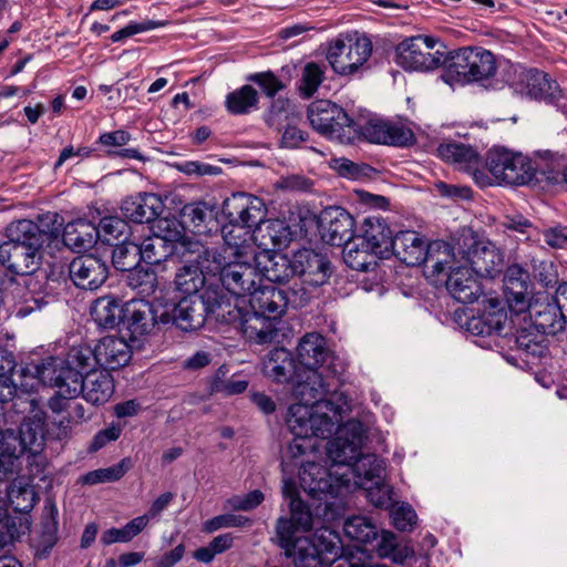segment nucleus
<instances>
[{"mask_svg": "<svg viewBox=\"0 0 567 567\" xmlns=\"http://www.w3.org/2000/svg\"><path fill=\"white\" fill-rule=\"evenodd\" d=\"M7 240L0 244V264L10 272L28 276L41 265V249L50 239L49 230H43L32 220L20 219L6 229Z\"/></svg>", "mask_w": 567, "mask_h": 567, "instance_id": "obj_1", "label": "nucleus"}, {"mask_svg": "<svg viewBox=\"0 0 567 567\" xmlns=\"http://www.w3.org/2000/svg\"><path fill=\"white\" fill-rule=\"evenodd\" d=\"M313 528V516L309 506L300 498L290 502V517L280 516L275 525L272 542L284 550L287 558L292 559L293 565L303 567L307 559L309 565L318 564L312 554L308 558H301V551L316 553L308 536H297V532H310Z\"/></svg>", "mask_w": 567, "mask_h": 567, "instance_id": "obj_2", "label": "nucleus"}, {"mask_svg": "<svg viewBox=\"0 0 567 567\" xmlns=\"http://www.w3.org/2000/svg\"><path fill=\"white\" fill-rule=\"evenodd\" d=\"M371 54V40L357 31L340 33L327 49V60L340 76H354L368 70Z\"/></svg>", "mask_w": 567, "mask_h": 567, "instance_id": "obj_3", "label": "nucleus"}, {"mask_svg": "<svg viewBox=\"0 0 567 567\" xmlns=\"http://www.w3.org/2000/svg\"><path fill=\"white\" fill-rule=\"evenodd\" d=\"M248 259H227L218 249L212 248L203 265L212 277H218L228 292L236 297H246L257 282H261L256 266L250 265Z\"/></svg>", "mask_w": 567, "mask_h": 567, "instance_id": "obj_4", "label": "nucleus"}, {"mask_svg": "<svg viewBox=\"0 0 567 567\" xmlns=\"http://www.w3.org/2000/svg\"><path fill=\"white\" fill-rule=\"evenodd\" d=\"M485 167L498 185L523 186L536 179L537 168L528 156L502 146L486 153Z\"/></svg>", "mask_w": 567, "mask_h": 567, "instance_id": "obj_5", "label": "nucleus"}, {"mask_svg": "<svg viewBox=\"0 0 567 567\" xmlns=\"http://www.w3.org/2000/svg\"><path fill=\"white\" fill-rule=\"evenodd\" d=\"M307 115L312 128L330 140L349 143L359 133L358 124L341 106L329 100L313 101Z\"/></svg>", "mask_w": 567, "mask_h": 567, "instance_id": "obj_6", "label": "nucleus"}, {"mask_svg": "<svg viewBox=\"0 0 567 567\" xmlns=\"http://www.w3.org/2000/svg\"><path fill=\"white\" fill-rule=\"evenodd\" d=\"M439 40L430 35L404 39L396 47V63L404 70L427 72L442 65L444 52L434 50Z\"/></svg>", "mask_w": 567, "mask_h": 567, "instance_id": "obj_7", "label": "nucleus"}, {"mask_svg": "<svg viewBox=\"0 0 567 567\" xmlns=\"http://www.w3.org/2000/svg\"><path fill=\"white\" fill-rule=\"evenodd\" d=\"M327 410L307 404L289 406L287 424L295 436L327 439L337 432L340 420Z\"/></svg>", "mask_w": 567, "mask_h": 567, "instance_id": "obj_8", "label": "nucleus"}, {"mask_svg": "<svg viewBox=\"0 0 567 567\" xmlns=\"http://www.w3.org/2000/svg\"><path fill=\"white\" fill-rule=\"evenodd\" d=\"M460 262L463 261L477 276L494 277L501 271L503 254L491 241L480 240L475 236H463L457 243Z\"/></svg>", "mask_w": 567, "mask_h": 567, "instance_id": "obj_9", "label": "nucleus"}, {"mask_svg": "<svg viewBox=\"0 0 567 567\" xmlns=\"http://www.w3.org/2000/svg\"><path fill=\"white\" fill-rule=\"evenodd\" d=\"M464 82H477L493 76L496 72L494 54L483 48H462L452 56L449 65Z\"/></svg>", "mask_w": 567, "mask_h": 567, "instance_id": "obj_10", "label": "nucleus"}, {"mask_svg": "<svg viewBox=\"0 0 567 567\" xmlns=\"http://www.w3.org/2000/svg\"><path fill=\"white\" fill-rule=\"evenodd\" d=\"M66 367L64 360L48 357L41 361L27 362L17 371L19 385L23 393L33 396L40 385L56 386L61 382Z\"/></svg>", "mask_w": 567, "mask_h": 567, "instance_id": "obj_11", "label": "nucleus"}, {"mask_svg": "<svg viewBox=\"0 0 567 567\" xmlns=\"http://www.w3.org/2000/svg\"><path fill=\"white\" fill-rule=\"evenodd\" d=\"M346 473L333 477L331 472L315 462L302 464L299 471L300 486L312 498L323 499L326 496L336 497L341 489L348 487L350 481Z\"/></svg>", "mask_w": 567, "mask_h": 567, "instance_id": "obj_12", "label": "nucleus"}, {"mask_svg": "<svg viewBox=\"0 0 567 567\" xmlns=\"http://www.w3.org/2000/svg\"><path fill=\"white\" fill-rule=\"evenodd\" d=\"M16 410L19 413L28 414L19 429V440L22 450L37 454L43 445L45 413L40 408L38 399L30 395L25 399L18 398Z\"/></svg>", "mask_w": 567, "mask_h": 567, "instance_id": "obj_13", "label": "nucleus"}, {"mask_svg": "<svg viewBox=\"0 0 567 567\" xmlns=\"http://www.w3.org/2000/svg\"><path fill=\"white\" fill-rule=\"evenodd\" d=\"M223 213L229 223H236L249 230L257 228L266 218L264 200L247 193H234L223 203Z\"/></svg>", "mask_w": 567, "mask_h": 567, "instance_id": "obj_14", "label": "nucleus"}, {"mask_svg": "<svg viewBox=\"0 0 567 567\" xmlns=\"http://www.w3.org/2000/svg\"><path fill=\"white\" fill-rule=\"evenodd\" d=\"M208 317L205 295L195 298H184L172 309H162L163 324L174 323L183 331H194L202 328Z\"/></svg>", "mask_w": 567, "mask_h": 567, "instance_id": "obj_15", "label": "nucleus"}, {"mask_svg": "<svg viewBox=\"0 0 567 567\" xmlns=\"http://www.w3.org/2000/svg\"><path fill=\"white\" fill-rule=\"evenodd\" d=\"M354 219L341 207H328L319 216L318 227L324 243L341 247L354 236Z\"/></svg>", "mask_w": 567, "mask_h": 567, "instance_id": "obj_16", "label": "nucleus"}, {"mask_svg": "<svg viewBox=\"0 0 567 567\" xmlns=\"http://www.w3.org/2000/svg\"><path fill=\"white\" fill-rule=\"evenodd\" d=\"M527 310L535 329L543 334L555 336L566 324L565 312L548 293H537L528 302Z\"/></svg>", "mask_w": 567, "mask_h": 567, "instance_id": "obj_17", "label": "nucleus"}, {"mask_svg": "<svg viewBox=\"0 0 567 567\" xmlns=\"http://www.w3.org/2000/svg\"><path fill=\"white\" fill-rule=\"evenodd\" d=\"M295 276L316 288L324 285L331 276V264L326 255L303 248L293 254Z\"/></svg>", "mask_w": 567, "mask_h": 567, "instance_id": "obj_18", "label": "nucleus"}, {"mask_svg": "<svg viewBox=\"0 0 567 567\" xmlns=\"http://www.w3.org/2000/svg\"><path fill=\"white\" fill-rule=\"evenodd\" d=\"M69 274L76 287L85 290H95L107 279L109 269L102 259L93 255H85L76 257L71 261Z\"/></svg>", "mask_w": 567, "mask_h": 567, "instance_id": "obj_19", "label": "nucleus"}, {"mask_svg": "<svg viewBox=\"0 0 567 567\" xmlns=\"http://www.w3.org/2000/svg\"><path fill=\"white\" fill-rule=\"evenodd\" d=\"M163 306H154L145 300H132L125 307L124 322L132 336L143 337L153 331L161 321Z\"/></svg>", "mask_w": 567, "mask_h": 567, "instance_id": "obj_20", "label": "nucleus"}, {"mask_svg": "<svg viewBox=\"0 0 567 567\" xmlns=\"http://www.w3.org/2000/svg\"><path fill=\"white\" fill-rule=\"evenodd\" d=\"M249 296L251 311L265 315L278 320L288 307V293L272 285L262 286L257 282Z\"/></svg>", "mask_w": 567, "mask_h": 567, "instance_id": "obj_21", "label": "nucleus"}, {"mask_svg": "<svg viewBox=\"0 0 567 567\" xmlns=\"http://www.w3.org/2000/svg\"><path fill=\"white\" fill-rule=\"evenodd\" d=\"M450 295L461 303H473L483 293L477 275L467 266H450L445 281Z\"/></svg>", "mask_w": 567, "mask_h": 567, "instance_id": "obj_22", "label": "nucleus"}, {"mask_svg": "<svg viewBox=\"0 0 567 567\" xmlns=\"http://www.w3.org/2000/svg\"><path fill=\"white\" fill-rule=\"evenodd\" d=\"M362 134L372 143L393 146H409L414 143L413 131L402 123L388 121H370L363 127Z\"/></svg>", "mask_w": 567, "mask_h": 567, "instance_id": "obj_23", "label": "nucleus"}, {"mask_svg": "<svg viewBox=\"0 0 567 567\" xmlns=\"http://www.w3.org/2000/svg\"><path fill=\"white\" fill-rule=\"evenodd\" d=\"M429 246L414 230H402L394 235L391 254L406 266H419L426 259Z\"/></svg>", "mask_w": 567, "mask_h": 567, "instance_id": "obj_24", "label": "nucleus"}, {"mask_svg": "<svg viewBox=\"0 0 567 567\" xmlns=\"http://www.w3.org/2000/svg\"><path fill=\"white\" fill-rule=\"evenodd\" d=\"M162 199L153 193H140L126 197L121 205L123 216L136 224L155 220L163 212Z\"/></svg>", "mask_w": 567, "mask_h": 567, "instance_id": "obj_25", "label": "nucleus"}, {"mask_svg": "<svg viewBox=\"0 0 567 567\" xmlns=\"http://www.w3.org/2000/svg\"><path fill=\"white\" fill-rule=\"evenodd\" d=\"M297 355L300 364L308 370H318L333 358L327 339L318 332L306 333L300 339Z\"/></svg>", "mask_w": 567, "mask_h": 567, "instance_id": "obj_26", "label": "nucleus"}, {"mask_svg": "<svg viewBox=\"0 0 567 567\" xmlns=\"http://www.w3.org/2000/svg\"><path fill=\"white\" fill-rule=\"evenodd\" d=\"M259 275L270 282L284 284L295 276L293 256L277 251H261L252 257Z\"/></svg>", "mask_w": 567, "mask_h": 567, "instance_id": "obj_27", "label": "nucleus"}, {"mask_svg": "<svg viewBox=\"0 0 567 567\" xmlns=\"http://www.w3.org/2000/svg\"><path fill=\"white\" fill-rule=\"evenodd\" d=\"M277 320L255 311L244 312L237 328L250 342L271 343L278 337Z\"/></svg>", "mask_w": 567, "mask_h": 567, "instance_id": "obj_28", "label": "nucleus"}, {"mask_svg": "<svg viewBox=\"0 0 567 567\" xmlns=\"http://www.w3.org/2000/svg\"><path fill=\"white\" fill-rule=\"evenodd\" d=\"M297 378L298 380L293 385V395L299 400L297 404L318 408V404L329 393V383L318 370L305 369L302 373L297 374Z\"/></svg>", "mask_w": 567, "mask_h": 567, "instance_id": "obj_29", "label": "nucleus"}, {"mask_svg": "<svg viewBox=\"0 0 567 567\" xmlns=\"http://www.w3.org/2000/svg\"><path fill=\"white\" fill-rule=\"evenodd\" d=\"M361 234L358 236L365 243L370 250H374L379 258H386L391 255V245L393 237L386 221L380 216H369L364 218L361 227Z\"/></svg>", "mask_w": 567, "mask_h": 567, "instance_id": "obj_30", "label": "nucleus"}, {"mask_svg": "<svg viewBox=\"0 0 567 567\" xmlns=\"http://www.w3.org/2000/svg\"><path fill=\"white\" fill-rule=\"evenodd\" d=\"M97 365L103 370H116L126 365L132 357L130 344L123 339L107 336L96 344Z\"/></svg>", "mask_w": 567, "mask_h": 567, "instance_id": "obj_31", "label": "nucleus"}, {"mask_svg": "<svg viewBox=\"0 0 567 567\" xmlns=\"http://www.w3.org/2000/svg\"><path fill=\"white\" fill-rule=\"evenodd\" d=\"M223 238L224 248L219 252L226 256L227 259L252 258L255 256L251 230L236 223H229L223 228Z\"/></svg>", "mask_w": 567, "mask_h": 567, "instance_id": "obj_32", "label": "nucleus"}, {"mask_svg": "<svg viewBox=\"0 0 567 567\" xmlns=\"http://www.w3.org/2000/svg\"><path fill=\"white\" fill-rule=\"evenodd\" d=\"M291 230L280 219L265 220L252 230V238L262 251H274L288 246L291 240Z\"/></svg>", "mask_w": 567, "mask_h": 567, "instance_id": "obj_33", "label": "nucleus"}, {"mask_svg": "<svg viewBox=\"0 0 567 567\" xmlns=\"http://www.w3.org/2000/svg\"><path fill=\"white\" fill-rule=\"evenodd\" d=\"M208 250V248H205L198 252L195 264H186L177 270L174 284L178 291L189 296L195 295L204 287L207 276L212 277L203 265Z\"/></svg>", "mask_w": 567, "mask_h": 567, "instance_id": "obj_34", "label": "nucleus"}, {"mask_svg": "<svg viewBox=\"0 0 567 567\" xmlns=\"http://www.w3.org/2000/svg\"><path fill=\"white\" fill-rule=\"evenodd\" d=\"M436 154L441 159L463 172L482 164V157L477 150L461 142L442 143L436 148Z\"/></svg>", "mask_w": 567, "mask_h": 567, "instance_id": "obj_35", "label": "nucleus"}, {"mask_svg": "<svg viewBox=\"0 0 567 567\" xmlns=\"http://www.w3.org/2000/svg\"><path fill=\"white\" fill-rule=\"evenodd\" d=\"M97 237H100L97 227L82 218L68 223L63 230V243L75 252L91 249Z\"/></svg>", "mask_w": 567, "mask_h": 567, "instance_id": "obj_36", "label": "nucleus"}, {"mask_svg": "<svg viewBox=\"0 0 567 567\" xmlns=\"http://www.w3.org/2000/svg\"><path fill=\"white\" fill-rule=\"evenodd\" d=\"M504 293L511 306L522 310L526 303L529 288V274L522 266L514 264L507 267L503 279Z\"/></svg>", "mask_w": 567, "mask_h": 567, "instance_id": "obj_37", "label": "nucleus"}, {"mask_svg": "<svg viewBox=\"0 0 567 567\" xmlns=\"http://www.w3.org/2000/svg\"><path fill=\"white\" fill-rule=\"evenodd\" d=\"M204 295L208 317L237 327L244 313L237 303L233 305L223 292L212 288H207Z\"/></svg>", "mask_w": 567, "mask_h": 567, "instance_id": "obj_38", "label": "nucleus"}, {"mask_svg": "<svg viewBox=\"0 0 567 567\" xmlns=\"http://www.w3.org/2000/svg\"><path fill=\"white\" fill-rule=\"evenodd\" d=\"M264 374L278 383L288 382L296 373V362L291 352L285 348H275L262 363Z\"/></svg>", "mask_w": 567, "mask_h": 567, "instance_id": "obj_39", "label": "nucleus"}, {"mask_svg": "<svg viewBox=\"0 0 567 567\" xmlns=\"http://www.w3.org/2000/svg\"><path fill=\"white\" fill-rule=\"evenodd\" d=\"M114 393V382L111 373L105 370L86 374L83 398L92 405L105 404Z\"/></svg>", "mask_w": 567, "mask_h": 567, "instance_id": "obj_40", "label": "nucleus"}, {"mask_svg": "<svg viewBox=\"0 0 567 567\" xmlns=\"http://www.w3.org/2000/svg\"><path fill=\"white\" fill-rule=\"evenodd\" d=\"M308 537H309V543L316 550V553H312V556L318 564H316L315 566L312 564L309 565L308 564L309 561L307 559H305L303 567H322V558H321L322 554H334V555L338 554L340 539H339L338 534L334 530H332L331 528L326 527V526L318 527V528H316V532L313 533V535L311 537L310 536H308ZM308 554L310 555L311 551H308V550L301 551L300 557L308 558L307 557ZM295 567H300V566L295 565Z\"/></svg>", "mask_w": 567, "mask_h": 567, "instance_id": "obj_41", "label": "nucleus"}, {"mask_svg": "<svg viewBox=\"0 0 567 567\" xmlns=\"http://www.w3.org/2000/svg\"><path fill=\"white\" fill-rule=\"evenodd\" d=\"M343 248L344 262L358 271H368L377 266L379 255L374 250H370L365 243L358 236H353L351 240L346 243Z\"/></svg>", "mask_w": 567, "mask_h": 567, "instance_id": "obj_42", "label": "nucleus"}, {"mask_svg": "<svg viewBox=\"0 0 567 567\" xmlns=\"http://www.w3.org/2000/svg\"><path fill=\"white\" fill-rule=\"evenodd\" d=\"M384 466L383 461L380 460L375 454H361L359 458L353 462L350 470H346L348 478L350 480V475H353L358 478L354 483L364 487L368 483H372L374 480H380L383 475Z\"/></svg>", "mask_w": 567, "mask_h": 567, "instance_id": "obj_43", "label": "nucleus"}, {"mask_svg": "<svg viewBox=\"0 0 567 567\" xmlns=\"http://www.w3.org/2000/svg\"><path fill=\"white\" fill-rule=\"evenodd\" d=\"M125 308L114 298L102 297L94 301L91 307V316L97 326L105 329H113L121 321H124Z\"/></svg>", "mask_w": 567, "mask_h": 567, "instance_id": "obj_44", "label": "nucleus"}, {"mask_svg": "<svg viewBox=\"0 0 567 567\" xmlns=\"http://www.w3.org/2000/svg\"><path fill=\"white\" fill-rule=\"evenodd\" d=\"M460 261V255H457V247L453 248L447 243H434L429 246L427 256L424 262L431 276H440L445 274L447 266H452V262Z\"/></svg>", "mask_w": 567, "mask_h": 567, "instance_id": "obj_45", "label": "nucleus"}, {"mask_svg": "<svg viewBox=\"0 0 567 567\" xmlns=\"http://www.w3.org/2000/svg\"><path fill=\"white\" fill-rule=\"evenodd\" d=\"M523 81L526 82L527 94L536 100H554L559 92L557 82L538 70L525 72Z\"/></svg>", "mask_w": 567, "mask_h": 567, "instance_id": "obj_46", "label": "nucleus"}, {"mask_svg": "<svg viewBox=\"0 0 567 567\" xmlns=\"http://www.w3.org/2000/svg\"><path fill=\"white\" fill-rule=\"evenodd\" d=\"M142 260L148 265H159L174 254V243L155 235L140 244Z\"/></svg>", "mask_w": 567, "mask_h": 567, "instance_id": "obj_47", "label": "nucleus"}, {"mask_svg": "<svg viewBox=\"0 0 567 567\" xmlns=\"http://www.w3.org/2000/svg\"><path fill=\"white\" fill-rule=\"evenodd\" d=\"M184 217L198 234L210 230V224L216 223V207L204 202L187 204L183 209Z\"/></svg>", "mask_w": 567, "mask_h": 567, "instance_id": "obj_48", "label": "nucleus"}, {"mask_svg": "<svg viewBox=\"0 0 567 567\" xmlns=\"http://www.w3.org/2000/svg\"><path fill=\"white\" fill-rule=\"evenodd\" d=\"M258 92L251 85H243L226 95L225 106L233 115L249 113L258 104Z\"/></svg>", "mask_w": 567, "mask_h": 567, "instance_id": "obj_49", "label": "nucleus"}, {"mask_svg": "<svg viewBox=\"0 0 567 567\" xmlns=\"http://www.w3.org/2000/svg\"><path fill=\"white\" fill-rule=\"evenodd\" d=\"M327 453L333 465L346 466V470H350L353 462L361 455V447L355 443L348 442L347 437L336 436L328 443Z\"/></svg>", "mask_w": 567, "mask_h": 567, "instance_id": "obj_50", "label": "nucleus"}, {"mask_svg": "<svg viewBox=\"0 0 567 567\" xmlns=\"http://www.w3.org/2000/svg\"><path fill=\"white\" fill-rule=\"evenodd\" d=\"M228 369L221 365L217 369L209 381V393L231 396L245 392L248 388L247 380H239L235 377L227 378Z\"/></svg>", "mask_w": 567, "mask_h": 567, "instance_id": "obj_51", "label": "nucleus"}, {"mask_svg": "<svg viewBox=\"0 0 567 567\" xmlns=\"http://www.w3.org/2000/svg\"><path fill=\"white\" fill-rule=\"evenodd\" d=\"M297 118L298 114L291 102L281 97L275 100L265 114L267 125L277 132H281L289 123H296Z\"/></svg>", "mask_w": 567, "mask_h": 567, "instance_id": "obj_52", "label": "nucleus"}, {"mask_svg": "<svg viewBox=\"0 0 567 567\" xmlns=\"http://www.w3.org/2000/svg\"><path fill=\"white\" fill-rule=\"evenodd\" d=\"M64 363L66 369L80 371L83 375L94 372V367L97 364L96 347L94 349L89 346L72 347Z\"/></svg>", "mask_w": 567, "mask_h": 567, "instance_id": "obj_53", "label": "nucleus"}, {"mask_svg": "<svg viewBox=\"0 0 567 567\" xmlns=\"http://www.w3.org/2000/svg\"><path fill=\"white\" fill-rule=\"evenodd\" d=\"M505 321V311L503 309H497L472 318L468 322V330L476 336L498 334L504 329Z\"/></svg>", "mask_w": 567, "mask_h": 567, "instance_id": "obj_54", "label": "nucleus"}, {"mask_svg": "<svg viewBox=\"0 0 567 567\" xmlns=\"http://www.w3.org/2000/svg\"><path fill=\"white\" fill-rule=\"evenodd\" d=\"M142 261L140 244L130 240H123L116 244L113 254L112 262L120 271H130Z\"/></svg>", "mask_w": 567, "mask_h": 567, "instance_id": "obj_55", "label": "nucleus"}, {"mask_svg": "<svg viewBox=\"0 0 567 567\" xmlns=\"http://www.w3.org/2000/svg\"><path fill=\"white\" fill-rule=\"evenodd\" d=\"M378 526L368 516L357 515L347 518L344 523V533L348 537L367 544L377 538Z\"/></svg>", "mask_w": 567, "mask_h": 567, "instance_id": "obj_56", "label": "nucleus"}, {"mask_svg": "<svg viewBox=\"0 0 567 567\" xmlns=\"http://www.w3.org/2000/svg\"><path fill=\"white\" fill-rule=\"evenodd\" d=\"M131 467V458L124 457L117 464H114L110 467L87 472L85 475L82 476L81 481L83 484L86 485L116 482L120 481Z\"/></svg>", "mask_w": 567, "mask_h": 567, "instance_id": "obj_57", "label": "nucleus"}, {"mask_svg": "<svg viewBox=\"0 0 567 567\" xmlns=\"http://www.w3.org/2000/svg\"><path fill=\"white\" fill-rule=\"evenodd\" d=\"M324 80V68L316 62H308L301 70L298 81L300 96L310 99Z\"/></svg>", "mask_w": 567, "mask_h": 567, "instance_id": "obj_58", "label": "nucleus"}, {"mask_svg": "<svg viewBox=\"0 0 567 567\" xmlns=\"http://www.w3.org/2000/svg\"><path fill=\"white\" fill-rule=\"evenodd\" d=\"M127 284L140 295L150 297L157 289V275L153 269L136 266L128 271Z\"/></svg>", "mask_w": 567, "mask_h": 567, "instance_id": "obj_59", "label": "nucleus"}, {"mask_svg": "<svg viewBox=\"0 0 567 567\" xmlns=\"http://www.w3.org/2000/svg\"><path fill=\"white\" fill-rule=\"evenodd\" d=\"M3 494L4 501L8 498L14 509L20 513L31 511L35 502V494L29 486L10 485Z\"/></svg>", "mask_w": 567, "mask_h": 567, "instance_id": "obj_60", "label": "nucleus"}, {"mask_svg": "<svg viewBox=\"0 0 567 567\" xmlns=\"http://www.w3.org/2000/svg\"><path fill=\"white\" fill-rule=\"evenodd\" d=\"M251 519L246 516L227 513L207 519L203 524V532L212 534L221 528L246 527L251 526Z\"/></svg>", "mask_w": 567, "mask_h": 567, "instance_id": "obj_61", "label": "nucleus"}, {"mask_svg": "<svg viewBox=\"0 0 567 567\" xmlns=\"http://www.w3.org/2000/svg\"><path fill=\"white\" fill-rule=\"evenodd\" d=\"M43 542L52 546L56 540L58 508L53 499L47 498L41 522Z\"/></svg>", "mask_w": 567, "mask_h": 567, "instance_id": "obj_62", "label": "nucleus"}, {"mask_svg": "<svg viewBox=\"0 0 567 567\" xmlns=\"http://www.w3.org/2000/svg\"><path fill=\"white\" fill-rule=\"evenodd\" d=\"M533 276L546 288H554L558 284L557 266L549 259L532 260Z\"/></svg>", "mask_w": 567, "mask_h": 567, "instance_id": "obj_63", "label": "nucleus"}, {"mask_svg": "<svg viewBox=\"0 0 567 567\" xmlns=\"http://www.w3.org/2000/svg\"><path fill=\"white\" fill-rule=\"evenodd\" d=\"M351 409V400L340 391H330L323 401L318 404V410H327L341 421L342 414Z\"/></svg>", "mask_w": 567, "mask_h": 567, "instance_id": "obj_64", "label": "nucleus"}]
</instances>
